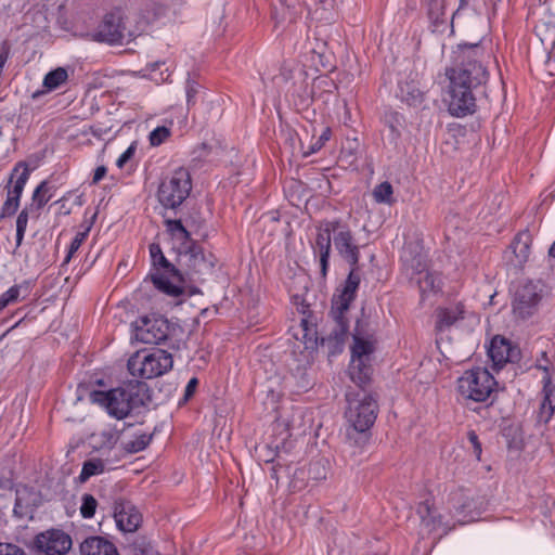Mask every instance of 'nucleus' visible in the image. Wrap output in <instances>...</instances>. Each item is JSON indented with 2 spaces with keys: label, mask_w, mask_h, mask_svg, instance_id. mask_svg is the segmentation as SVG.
Here are the masks:
<instances>
[{
  "label": "nucleus",
  "mask_w": 555,
  "mask_h": 555,
  "mask_svg": "<svg viewBox=\"0 0 555 555\" xmlns=\"http://www.w3.org/2000/svg\"><path fill=\"white\" fill-rule=\"evenodd\" d=\"M30 176V169L25 162H18L8 180L5 185V190L8 195H13V197L20 201L23 190L25 188L26 182L28 181Z\"/></svg>",
  "instance_id": "22"
},
{
  "label": "nucleus",
  "mask_w": 555,
  "mask_h": 555,
  "mask_svg": "<svg viewBox=\"0 0 555 555\" xmlns=\"http://www.w3.org/2000/svg\"><path fill=\"white\" fill-rule=\"evenodd\" d=\"M542 369L546 374L543 377V399L537 414V422L539 424H547L555 411V388L552 385L548 369L546 366Z\"/></svg>",
  "instance_id": "20"
},
{
  "label": "nucleus",
  "mask_w": 555,
  "mask_h": 555,
  "mask_svg": "<svg viewBox=\"0 0 555 555\" xmlns=\"http://www.w3.org/2000/svg\"><path fill=\"white\" fill-rule=\"evenodd\" d=\"M416 514L421 519V526L427 533H431L439 529L442 525V516L438 513L434 503L429 500L420 502L416 507Z\"/></svg>",
  "instance_id": "26"
},
{
  "label": "nucleus",
  "mask_w": 555,
  "mask_h": 555,
  "mask_svg": "<svg viewBox=\"0 0 555 555\" xmlns=\"http://www.w3.org/2000/svg\"><path fill=\"white\" fill-rule=\"evenodd\" d=\"M175 327L162 315L143 317L135 327V337L143 344L159 345L166 341Z\"/></svg>",
  "instance_id": "12"
},
{
  "label": "nucleus",
  "mask_w": 555,
  "mask_h": 555,
  "mask_svg": "<svg viewBox=\"0 0 555 555\" xmlns=\"http://www.w3.org/2000/svg\"><path fill=\"white\" fill-rule=\"evenodd\" d=\"M114 518L120 531L134 532L142 522V515L129 500L119 498L114 502Z\"/></svg>",
  "instance_id": "16"
},
{
  "label": "nucleus",
  "mask_w": 555,
  "mask_h": 555,
  "mask_svg": "<svg viewBox=\"0 0 555 555\" xmlns=\"http://www.w3.org/2000/svg\"><path fill=\"white\" fill-rule=\"evenodd\" d=\"M541 299V288L533 282H526L515 292L513 299L514 314L520 319L530 318L537 312Z\"/></svg>",
  "instance_id": "14"
},
{
  "label": "nucleus",
  "mask_w": 555,
  "mask_h": 555,
  "mask_svg": "<svg viewBox=\"0 0 555 555\" xmlns=\"http://www.w3.org/2000/svg\"><path fill=\"white\" fill-rule=\"evenodd\" d=\"M105 469V464L100 459H91L83 463L79 479L85 482L94 475L102 474Z\"/></svg>",
  "instance_id": "36"
},
{
  "label": "nucleus",
  "mask_w": 555,
  "mask_h": 555,
  "mask_svg": "<svg viewBox=\"0 0 555 555\" xmlns=\"http://www.w3.org/2000/svg\"><path fill=\"white\" fill-rule=\"evenodd\" d=\"M91 229V224L87 225L85 231L76 233L75 237L70 242L68 253L64 259V263H68L73 255L79 249L83 241L87 238L88 233Z\"/></svg>",
  "instance_id": "41"
},
{
  "label": "nucleus",
  "mask_w": 555,
  "mask_h": 555,
  "mask_svg": "<svg viewBox=\"0 0 555 555\" xmlns=\"http://www.w3.org/2000/svg\"><path fill=\"white\" fill-rule=\"evenodd\" d=\"M468 506H469V505H467V504H463V505L461 506V508H462V511H464V509H465L466 507H468Z\"/></svg>",
  "instance_id": "61"
},
{
  "label": "nucleus",
  "mask_w": 555,
  "mask_h": 555,
  "mask_svg": "<svg viewBox=\"0 0 555 555\" xmlns=\"http://www.w3.org/2000/svg\"><path fill=\"white\" fill-rule=\"evenodd\" d=\"M301 12L302 9L299 0H280L279 5L273 7L272 15L276 24L284 22L293 23Z\"/></svg>",
  "instance_id": "28"
},
{
  "label": "nucleus",
  "mask_w": 555,
  "mask_h": 555,
  "mask_svg": "<svg viewBox=\"0 0 555 555\" xmlns=\"http://www.w3.org/2000/svg\"><path fill=\"white\" fill-rule=\"evenodd\" d=\"M350 271L341 289H337L338 294H334L332 298V307L330 317L334 322L331 333L326 337L321 338V346L327 347L328 354L335 356L343 351V347L349 333V320L347 312L351 302L356 299L357 291L361 282L359 267L349 266Z\"/></svg>",
  "instance_id": "2"
},
{
  "label": "nucleus",
  "mask_w": 555,
  "mask_h": 555,
  "mask_svg": "<svg viewBox=\"0 0 555 555\" xmlns=\"http://www.w3.org/2000/svg\"><path fill=\"white\" fill-rule=\"evenodd\" d=\"M124 388L130 405V412L147 405L151 401L150 388L144 382L130 380Z\"/></svg>",
  "instance_id": "25"
},
{
  "label": "nucleus",
  "mask_w": 555,
  "mask_h": 555,
  "mask_svg": "<svg viewBox=\"0 0 555 555\" xmlns=\"http://www.w3.org/2000/svg\"><path fill=\"white\" fill-rule=\"evenodd\" d=\"M488 354L498 369L505 363H515L520 360L521 353L517 346H514L508 339L502 336H495L490 343Z\"/></svg>",
  "instance_id": "17"
},
{
  "label": "nucleus",
  "mask_w": 555,
  "mask_h": 555,
  "mask_svg": "<svg viewBox=\"0 0 555 555\" xmlns=\"http://www.w3.org/2000/svg\"><path fill=\"white\" fill-rule=\"evenodd\" d=\"M106 172L107 168L105 166L96 167L93 173L92 184H98L106 176Z\"/></svg>",
  "instance_id": "56"
},
{
  "label": "nucleus",
  "mask_w": 555,
  "mask_h": 555,
  "mask_svg": "<svg viewBox=\"0 0 555 555\" xmlns=\"http://www.w3.org/2000/svg\"><path fill=\"white\" fill-rule=\"evenodd\" d=\"M34 209L30 208V206H26L24 209L21 210V212L17 215L16 218V247H20L22 245L27 224L29 219V212Z\"/></svg>",
  "instance_id": "38"
},
{
  "label": "nucleus",
  "mask_w": 555,
  "mask_h": 555,
  "mask_svg": "<svg viewBox=\"0 0 555 555\" xmlns=\"http://www.w3.org/2000/svg\"><path fill=\"white\" fill-rule=\"evenodd\" d=\"M30 176V169L25 162H18L8 180L5 185V190L8 195H13V197L20 201L23 190L25 188L26 182L28 181Z\"/></svg>",
  "instance_id": "23"
},
{
  "label": "nucleus",
  "mask_w": 555,
  "mask_h": 555,
  "mask_svg": "<svg viewBox=\"0 0 555 555\" xmlns=\"http://www.w3.org/2000/svg\"><path fill=\"white\" fill-rule=\"evenodd\" d=\"M91 39L109 46L124 44L131 41L132 33L128 30L120 12H111L104 15L91 34Z\"/></svg>",
  "instance_id": "9"
},
{
  "label": "nucleus",
  "mask_w": 555,
  "mask_h": 555,
  "mask_svg": "<svg viewBox=\"0 0 555 555\" xmlns=\"http://www.w3.org/2000/svg\"><path fill=\"white\" fill-rule=\"evenodd\" d=\"M531 236L528 232L518 233L511 243L505 258L515 268H521L527 262L530 254Z\"/></svg>",
  "instance_id": "19"
},
{
  "label": "nucleus",
  "mask_w": 555,
  "mask_h": 555,
  "mask_svg": "<svg viewBox=\"0 0 555 555\" xmlns=\"http://www.w3.org/2000/svg\"><path fill=\"white\" fill-rule=\"evenodd\" d=\"M301 323H302L304 328L307 330V323L308 322L306 320H302Z\"/></svg>",
  "instance_id": "60"
},
{
  "label": "nucleus",
  "mask_w": 555,
  "mask_h": 555,
  "mask_svg": "<svg viewBox=\"0 0 555 555\" xmlns=\"http://www.w3.org/2000/svg\"><path fill=\"white\" fill-rule=\"evenodd\" d=\"M21 286L13 285L0 296V312L10 304L16 302L20 297Z\"/></svg>",
  "instance_id": "44"
},
{
  "label": "nucleus",
  "mask_w": 555,
  "mask_h": 555,
  "mask_svg": "<svg viewBox=\"0 0 555 555\" xmlns=\"http://www.w3.org/2000/svg\"><path fill=\"white\" fill-rule=\"evenodd\" d=\"M351 361L348 373L351 380L362 390L370 385L373 374L371 354L374 352L372 335L364 330L362 321L358 320L352 333Z\"/></svg>",
  "instance_id": "3"
},
{
  "label": "nucleus",
  "mask_w": 555,
  "mask_h": 555,
  "mask_svg": "<svg viewBox=\"0 0 555 555\" xmlns=\"http://www.w3.org/2000/svg\"><path fill=\"white\" fill-rule=\"evenodd\" d=\"M332 130L330 127H325L320 137L311 144L309 151L305 153V155H311L320 151L325 143L331 139Z\"/></svg>",
  "instance_id": "45"
},
{
  "label": "nucleus",
  "mask_w": 555,
  "mask_h": 555,
  "mask_svg": "<svg viewBox=\"0 0 555 555\" xmlns=\"http://www.w3.org/2000/svg\"><path fill=\"white\" fill-rule=\"evenodd\" d=\"M98 502L92 494L85 493L81 498L80 514L83 518L90 519L94 516Z\"/></svg>",
  "instance_id": "40"
},
{
  "label": "nucleus",
  "mask_w": 555,
  "mask_h": 555,
  "mask_svg": "<svg viewBox=\"0 0 555 555\" xmlns=\"http://www.w3.org/2000/svg\"><path fill=\"white\" fill-rule=\"evenodd\" d=\"M135 152V145L132 143L117 159L116 166L122 168L125 164L130 160Z\"/></svg>",
  "instance_id": "53"
},
{
  "label": "nucleus",
  "mask_w": 555,
  "mask_h": 555,
  "mask_svg": "<svg viewBox=\"0 0 555 555\" xmlns=\"http://www.w3.org/2000/svg\"><path fill=\"white\" fill-rule=\"evenodd\" d=\"M404 99L410 105H418L424 101V94L418 89H412Z\"/></svg>",
  "instance_id": "52"
},
{
  "label": "nucleus",
  "mask_w": 555,
  "mask_h": 555,
  "mask_svg": "<svg viewBox=\"0 0 555 555\" xmlns=\"http://www.w3.org/2000/svg\"><path fill=\"white\" fill-rule=\"evenodd\" d=\"M199 83L194 79L188 78L186 80V100L188 104H194L195 98L199 91Z\"/></svg>",
  "instance_id": "47"
},
{
  "label": "nucleus",
  "mask_w": 555,
  "mask_h": 555,
  "mask_svg": "<svg viewBox=\"0 0 555 555\" xmlns=\"http://www.w3.org/2000/svg\"><path fill=\"white\" fill-rule=\"evenodd\" d=\"M36 493L25 487L16 490L13 515L18 519H33L36 511Z\"/></svg>",
  "instance_id": "21"
},
{
  "label": "nucleus",
  "mask_w": 555,
  "mask_h": 555,
  "mask_svg": "<svg viewBox=\"0 0 555 555\" xmlns=\"http://www.w3.org/2000/svg\"><path fill=\"white\" fill-rule=\"evenodd\" d=\"M284 447H285V443H282V444L276 443V444L272 446V448L275 449L278 456L280 454L281 449H284Z\"/></svg>",
  "instance_id": "57"
},
{
  "label": "nucleus",
  "mask_w": 555,
  "mask_h": 555,
  "mask_svg": "<svg viewBox=\"0 0 555 555\" xmlns=\"http://www.w3.org/2000/svg\"><path fill=\"white\" fill-rule=\"evenodd\" d=\"M332 241L333 235L330 220L322 221L318 227V233L314 244L312 245V250L314 256H319L321 276L323 279L327 275Z\"/></svg>",
  "instance_id": "18"
},
{
  "label": "nucleus",
  "mask_w": 555,
  "mask_h": 555,
  "mask_svg": "<svg viewBox=\"0 0 555 555\" xmlns=\"http://www.w3.org/2000/svg\"><path fill=\"white\" fill-rule=\"evenodd\" d=\"M535 34L544 46L555 48V22H540L535 25Z\"/></svg>",
  "instance_id": "33"
},
{
  "label": "nucleus",
  "mask_w": 555,
  "mask_h": 555,
  "mask_svg": "<svg viewBox=\"0 0 555 555\" xmlns=\"http://www.w3.org/2000/svg\"><path fill=\"white\" fill-rule=\"evenodd\" d=\"M150 255L153 269L150 278L154 286L166 295L177 297L183 294L184 276L183 274L165 257L160 245L152 243L150 245Z\"/></svg>",
  "instance_id": "4"
},
{
  "label": "nucleus",
  "mask_w": 555,
  "mask_h": 555,
  "mask_svg": "<svg viewBox=\"0 0 555 555\" xmlns=\"http://www.w3.org/2000/svg\"><path fill=\"white\" fill-rule=\"evenodd\" d=\"M467 438L474 449V453H475L476 457L478 460H480L482 449H481V443L479 441L478 435L476 434V431L469 430L467 433Z\"/></svg>",
  "instance_id": "51"
},
{
  "label": "nucleus",
  "mask_w": 555,
  "mask_h": 555,
  "mask_svg": "<svg viewBox=\"0 0 555 555\" xmlns=\"http://www.w3.org/2000/svg\"><path fill=\"white\" fill-rule=\"evenodd\" d=\"M34 547L44 555H64L72 547V538L60 529H50L35 537Z\"/></svg>",
  "instance_id": "15"
},
{
  "label": "nucleus",
  "mask_w": 555,
  "mask_h": 555,
  "mask_svg": "<svg viewBox=\"0 0 555 555\" xmlns=\"http://www.w3.org/2000/svg\"><path fill=\"white\" fill-rule=\"evenodd\" d=\"M496 385V380L487 369L475 367L465 371L457 379V391L464 399L483 402L491 398Z\"/></svg>",
  "instance_id": "8"
},
{
  "label": "nucleus",
  "mask_w": 555,
  "mask_h": 555,
  "mask_svg": "<svg viewBox=\"0 0 555 555\" xmlns=\"http://www.w3.org/2000/svg\"><path fill=\"white\" fill-rule=\"evenodd\" d=\"M53 186L47 180L42 181L34 191L30 208L40 210L51 199Z\"/></svg>",
  "instance_id": "32"
},
{
  "label": "nucleus",
  "mask_w": 555,
  "mask_h": 555,
  "mask_svg": "<svg viewBox=\"0 0 555 555\" xmlns=\"http://www.w3.org/2000/svg\"><path fill=\"white\" fill-rule=\"evenodd\" d=\"M90 401L105 408L107 413L117 420H124L130 414V405L124 387L107 391L93 390L90 392Z\"/></svg>",
  "instance_id": "13"
},
{
  "label": "nucleus",
  "mask_w": 555,
  "mask_h": 555,
  "mask_svg": "<svg viewBox=\"0 0 555 555\" xmlns=\"http://www.w3.org/2000/svg\"><path fill=\"white\" fill-rule=\"evenodd\" d=\"M309 475L314 480L325 479L326 473L324 465L320 461L311 463L309 466Z\"/></svg>",
  "instance_id": "48"
},
{
  "label": "nucleus",
  "mask_w": 555,
  "mask_h": 555,
  "mask_svg": "<svg viewBox=\"0 0 555 555\" xmlns=\"http://www.w3.org/2000/svg\"><path fill=\"white\" fill-rule=\"evenodd\" d=\"M0 555H27L26 552L16 544L0 542Z\"/></svg>",
  "instance_id": "50"
},
{
  "label": "nucleus",
  "mask_w": 555,
  "mask_h": 555,
  "mask_svg": "<svg viewBox=\"0 0 555 555\" xmlns=\"http://www.w3.org/2000/svg\"><path fill=\"white\" fill-rule=\"evenodd\" d=\"M191 191V175L188 169L180 167L162 180L157 199L164 208L177 209L189 197Z\"/></svg>",
  "instance_id": "6"
},
{
  "label": "nucleus",
  "mask_w": 555,
  "mask_h": 555,
  "mask_svg": "<svg viewBox=\"0 0 555 555\" xmlns=\"http://www.w3.org/2000/svg\"><path fill=\"white\" fill-rule=\"evenodd\" d=\"M171 134V131L166 126L156 127L149 135V141L152 146H159Z\"/></svg>",
  "instance_id": "42"
},
{
  "label": "nucleus",
  "mask_w": 555,
  "mask_h": 555,
  "mask_svg": "<svg viewBox=\"0 0 555 555\" xmlns=\"http://www.w3.org/2000/svg\"><path fill=\"white\" fill-rule=\"evenodd\" d=\"M464 305L457 302L450 307H439L436 309V324L435 328L438 332L449 330L457 321L464 319Z\"/></svg>",
  "instance_id": "24"
},
{
  "label": "nucleus",
  "mask_w": 555,
  "mask_h": 555,
  "mask_svg": "<svg viewBox=\"0 0 555 555\" xmlns=\"http://www.w3.org/2000/svg\"><path fill=\"white\" fill-rule=\"evenodd\" d=\"M184 249L179 253L180 261L188 268V274L198 281L204 280V276L211 273L216 258L204 253V249L196 242H191L183 247Z\"/></svg>",
  "instance_id": "11"
},
{
  "label": "nucleus",
  "mask_w": 555,
  "mask_h": 555,
  "mask_svg": "<svg viewBox=\"0 0 555 555\" xmlns=\"http://www.w3.org/2000/svg\"><path fill=\"white\" fill-rule=\"evenodd\" d=\"M548 255L551 257H555V242L552 244V246L548 249Z\"/></svg>",
  "instance_id": "58"
},
{
  "label": "nucleus",
  "mask_w": 555,
  "mask_h": 555,
  "mask_svg": "<svg viewBox=\"0 0 555 555\" xmlns=\"http://www.w3.org/2000/svg\"><path fill=\"white\" fill-rule=\"evenodd\" d=\"M152 440V435L141 434L135 439L125 443V450L128 453H138L144 450Z\"/></svg>",
  "instance_id": "39"
},
{
  "label": "nucleus",
  "mask_w": 555,
  "mask_h": 555,
  "mask_svg": "<svg viewBox=\"0 0 555 555\" xmlns=\"http://www.w3.org/2000/svg\"><path fill=\"white\" fill-rule=\"evenodd\" d=\"M402 260L408 270H411L410 280H414L422 275L427 270V257L423 253L413 254L412 251H404Z\"/></svg>",
  "instance_id": "29"
},
{
  "label": "nucleus",
  "mask_w": 555,
  "mask_h": 555,
  "mask_svg": "<svg viewBox=\"0 0 555 555\" xmlns=\"http://www.w3.org/2000/svg\"><path fill=\"white\" fill-rule=\"evenodd\" d=\"M427 15L434 26V30H440L439 27L447 23L446 0H428Z\"/></svg>",
  "instance_id": "30"
},
{
  "label": "nucleus",
  "mask_w": 555,
  "mask_h": 555,
  "mask_svg": "<svg viewBox=\"0 0 555 555\" xmlns=\"http://www.w3.org/2000/svg\"><path fill=\"white\" fill-rule=\"evenodd\" d=\"M326 5L331 7L332 5L331 1H328V0H321L320 1V5L317 7L312 11L313 17H315L317 20H320V21L328 22L332 18L331 17L332 12L330 11V9L326 8Z\"/></svg>",
  "instance_id": "46"
},
{
  "label": "nucleus",
  "mask_w": 555,
  "mask_h": 555,
  "mask_svg": "<svg viewBox=\"0 0 555 555\" xmlns=\"http://www.w3.org/2000/svg\"><path fill=\"white\" fill-rule=\"evenodd\" d=\"M468 0H460V5H459V9H463L464 7H466Z\"/></svg>",
  "instance_id": "59"
},
{
  "label": "nucleus",
  "mask_w": 555,
  "mask_h": 555,
  "mask_svg": "<svg viewBox=\"0 0 555 555\" xmlns=\"http://www.w3.org/2000/svg\"><path fill=\"white\" fill-rule=\"evenodd\" d=\"M82 555H119L116 546L102 537H90L80 544Z\"/></svg>",
  "instance_id": "27"
},
{
  "label": "nucleus",
  "mask_w": 555,
  "mask_h": 555,
  "mask_svg": "<svg viewBox=\"0 0 555 555\" xmlns=\"http://www.w3.org/2000/svg\"><path fill=\"white\" fill-rule=\"evenodd\" d=\"M198 385V380L196 377H193L189 380L185 390H184V400H189L195 392L196 387Z\"/></svg>",
  "instance_id": "54"
},
{
  "label": "nucleus",
  "mask_w": 555,
  "mask_h": 555,
  "mask_svg": "<svg viewBox=\"0 0 555 555\" xmlns=\"http://www.w3.org/2000/svg\"><path fill=\"white\" fill-rule=\"evenodd\" d=\"M167 230L171 233L172 236L182 241L183 247L189 245L191 242H194L191 238L190 232L183 225L180 219L166 220Z\"/></svg>",
  "instance_id": "35"
},
{
  "label": "nucleus",
  "mask_w": 555,
  "mask_h": 555,
  "mask_svg": "<svg viewBox=\"0 0 555 555\" xmlns=\"http://www.w3.org/2000/svg\"><path fill=\"white\" fill-rule=\"evenodd\" d=\"M68 78L67 70L63 67H57L49 72L43 78V87L48 91L57 89Z\"/></svg>",
  "instance_id": "34"
},
{
  "label": "nucleus",
  "mask_w": 555,
  "mask_h": 555,
  "mask_svg": "<svg viewBox=\"0 0 555 555\" xmlns=\"http://www.w3.org/2000/svg\"><path fill=\"white\" fill-rule=\"evenodd\" d=\"M393 189L388 181H384L374 188L373 196L376 203L391 205L395 199L392 197Z\"/></svg>",
  "instance_id": "37"
},
{
  "label": "nucleus",
  "mask_w": 555,
  "mask_h": 555,
  "mask_svg": "<svg viewBox=\"0 0 555 555\" xmlns=\"http://www.w3.org/2000/svg\"><path fill=\"white\" fill-rule=\"evenodd\" d=\"M305 470L296 469L294 473V477L289 482V488L292 491H299L305 488Z\"/></svg>",
  "instance_id": "49"
},
{
  "label": "nucleus",
  "mask_w": 555,
  "mask_h": 555,
  "mask_svg": "<svg viewBox=\"0 0 555 555\" xmlns=\"http://www.w3.org/2000/svg\"><path fill=\"white\" fill-rule=\"evenodd\" d=\"M411 282H415L417 284L422 297L428 293H437L441 289V279L434 272L426 271Z\"/></svg>",
  "instance_id": "31"
},
{
  "label": "nucleus",
  "mask_w": 555,
  "mask_h": 555,
  "mask_svg": "<svg viewBox=\"0 0 555 555\" xmlns=\"http://www.w3.org/2000/svg\"><path fill=\"white\" fill-rule=\"evenodd\" d=\"M330 223L337 254L349 266H357L360 260V247L350 227L339 219L330 220Z\"/></svg>",
  "instance_id": "10"
},
{
  "label": "nucleus",
  "mask_w": 555,
  "mask_h": 555,
  "mask_svg": "<svg viewBox=\"0 0 555 555\" xmlns=\"http://www.w3.org/2000/svg\"><path fill=\"white\" fill-rule=\"evenodd\" d=\"M348 409L346 418L356 433H365L369 430L377 416L378 405L372 393H346Z\"/></svg>",
  "instance_id": "7"
},
{
  "label": "nucleus",
  "mask_w": 555,
  "mask_h": 555,
  "mask_svg": "<svg viewBox=\"0 0 555 555\" xmlns=\"http://www.w3.org/2000/svg\"><path fill=\"white\" fill-rule=\"evenodd\" d=\"M493 403H494V398L491 399V402L489 404L474 409V411L476 413H478L480 416H482L483 418H486V417L492 418V415L490 412L493 406Z\"/></svg>",
  "instance_id": "55"
},
{
  "label": "nucleus",
  "mask_w": 555,
  "mask_h": 555,
  "mask_svg": "<svg viewBox=\"0 0 555 555\" xmlns=\"http://www.w3.org/2000/svg\"><path fill=\"white\" fill-rule=\"evenodd\" d=\"M457 48L454 64L446 68L449 80L446 102L452 116L465 117L476 112L474 90L488 82L489 73L481 63L483 49L479 43H463Z\"/></svg>",
  "instance_id": "1"
},
{
  "label": "nucleus",
  "mask_w": 555,
  "mask_h": 555,
  "mask_svg": "<svg viewBox=\"0 0 555 555\" xmlns=\"http://www.w3.org/2000/svg\"><path fill=\"white\" fill-rule=\"evenodd\" d=\"M171 353L163 349L152 352L140 350L134 352L127 362L129 373L133 377L151 379L160 376L172 369Z\"/></svg>",
  "instance_id": "5"
},
{
  "label": "nucleus",
  "mask_w": 555,
  "mask_h": 555,
  "mask_svg": "<svg viewBox=\"0 0 555 555\" xmlns=\"http://www.w3.org/2000/svg\"><path fill=\"white\" fill-rule=\"evenodd\" d=\"M20 207V201L13 195L7 194V199L3 203L1 210H0V219L12 217L16 214Z\"/></svg>",
  "instance_id": "43"
}]
</instances>
